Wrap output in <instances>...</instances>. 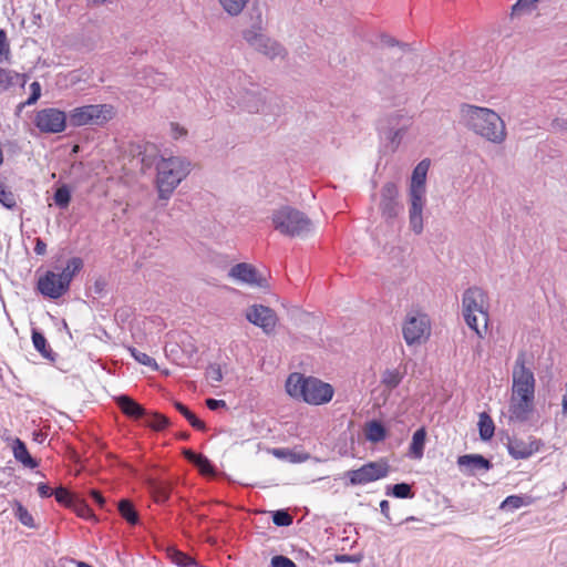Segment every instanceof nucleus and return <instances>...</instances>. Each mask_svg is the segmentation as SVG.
<instances>
[{
	"label": "nucleus",
	"mask_w": 567,
	"mask_h": 567,
	"mask_svg": "<svg viewBox=\"0 0 567 567\" xmlns=\"http://www.w3.org/2000/svg\"><path fill=\"white\" fill-rule=\"evenodd\" d=\"M34 252L38 255V256H43L47 254V244L40 238V237H37L34 239Z\"/></svg>",
	"instance_id": "nucleus-50"
},
{
	"label": "nucleus",
	"mask_w": 567,
	"mask_h": 567,
	"mask_svg": "<svg viewBox=\"0 0 567 567\" xmlns=\"http://www.w3.org/2000/svg\"><path fill=\"white\" fill-rule=\"evenodd\" d=\"M114 116V107L110 104H89L71 110L69 122L74 127L86 125H104Z\"/></svg>",
	"instance_id": "nucleus-6"
},
{
	"label": "nucleus",
	"mask_w": 567,
	"mask_h": 567,
	"mask_svg": "<svg viewBox=\"0 0 567 567\" xmlns=\"http://www.w3.org/2000/svg\"><path fill=\"white\" fill-rule=\"evenodd\" d=\"M229 276L248 285L264 286V279L258 277L256 268L246 262L235 265L230 269Z\"/></svg>",
	"instance_id": "nucleus-18"
},
{
	"label": "nucleus",
	"mask_w": 567,
	"mask_h": 567,
	"mask_svg": "<svg viewBox=\"0 0 567 567\" xmlns=\"http://www.w3.org/2000/svg\"><path fill=\"white\" fill-rule=\"evenodd\" d=\"M272 522L277 526H289L292 524V516L286 511H277L272 515Z\"/></svg>",
	"instance_id": "nucleus-44"
},
{
	"label": "nucleus",
	"mask_w": 567,
	"mask_h": 567,
	"mask_svg": "<svg viewBox=\"0 0 567 567\" xmlns=\"http://www.w3.org/2000/svg\"><path fill=\"white\" fill-rule=\"evenodd\" d=\"M34 126L43 134H59L65 131L68 115L56 107H45L34 114Z\"/></svg>",
	"instance_id": "nucleus-9"
},
{
	"label": "nucleus",
	"mask_w": 567,
	"mask_h": 567,
	"mask_svg": "<svg viewBox=\"0 0 567 567\" xmlns=\"http://www.w3.org/2000/svg\"><path fill=\"white\" fill-rule=\"evenodd\" d=\"M430 164V159L425 158L415 166L411 177L410 198L424 199L425 182Z\"/></svg>",
	"instance_id": "nucleus-17"
},
{
	"label": "nucleus",
	"mask_w": 567,
	"mask_h": 567,
	"mask_svg": "<svg viewBox=\"0 0 567 567\" xmlns=\"http://www.w3.org/2000/svg\"><path fill=\"white\" fill-rule=\"evenodd\" d=\"M380 507H381V511H382V512H385V509H388V508H389V502H388V501H382V502L380 503Z\"/></svg>",
	"instance_id": "nucleus-55"
},
{
	"label": "nucleus",
	"mask_w": 567,
	"mask_h": 567,
	"mask_svg": "<svg viewBox=\"0 0 567 567\" xmlns=\"http://www.w3.org/2000/svg\"><path fill=\"white\" fill-rule=\"evenodd\" d=\"M207 377L214 382H220L223 380V373L218 365L209 367L207 370Z\"/></svg>",
	"instance_id": "nucleus-49"
},
{
	"label": "nucleus",
	"mask_w": 567,
	"mask_h": 567,
	"mask_svg": "<svg viewBox=\"0 0 567 567\" xmlns=\"http://www.w3.org/2000/svg\"><path fill=\"white\" fill-rule=\"evenodd\" d=\"M10 58V44L8 42L7 33L0 29V62L8 61Z\"/></svg>",
	"instance_id": "nucleus-43"
},
{
	"label": "nucleus",
	"mask_w": 567,
	"mask_h": 567,
	"mask_svg": "<svg viewBox=\"0 0 567 567\" xmlns=\"http://www.w3.org/2000/svg\"><path fill=\"white\" fill-rule=\"evenodd\" d=\"M114 400L122 413L130 419L140 420L147 415V411L128 395H118Z\"/></svg>",
	"instance_id": "nucleus-19"
},
{
	"label": "nucleus",
	"mask_w": 567,
	"mask_h": 567,
	"mask_svg": "<svg viewBox=\"0 0 567 567\" xmlns=\"http://www.w3.org/2000/svg\"><path fill=\"white\" fill-rule=\"evenodd\" d=\"M425 199L410 198L409 219L410 226L415 234H421L423 230V207Z\"/></svg>",
	"instance_id": "nucleus-20"
},
{
	"label": "nucleus",
	"mask_w": 567,
	"mask_h": 567,
	"mask_svg": "<svg viewBox=\"0 0 567 567\" xmlns=\"http://www.w3.org/2000/svg\"><path fill=\"white\" fill-rule=\"evenodd\" d=\"M0 204L4 207L12 209L17 205L16 196L11 190H8L6 185L0 181Z\"/></svg>",
	"instance_id": "nucleus-37"
},
{
	"label": "nucleus",
	"mask_w": 567,
	"mask_h": 567,
	"mask_svg": "<svg viewBox=\"0 0 567 567\" xmlns=\"http://www.w3.org/2000/svg\"><path fill=\"white\" fill-rule=\"evenodd\" d=\"M54 203L61 207V208H65L69 206L70 204V200H71V194H70V190L66 186H61L59 187L55 193H54Z\"/></svg>",
	"instance_id": "nucleus-38"
},
{
	"label": "nucleus",
	"mask_w": 567,
	"mask_h": 567,
	"mask_svg": "<svg viewBox=\"0 0 567 567\" xmlns=\"http://www.w3.org/2000/svg\"><path fill=\"white\" fill-rule=\"evenodd\" d=\"M457 463L460 466L472 465L473 467L485 470H488L491 466L488 460L482 455H463L458 457Z\"/></svg>",
	"instance_id": "nucleus-33"
},
{
	"label": "nucleus",
	"mask_w": 567,
	"mask_h": 567,
	"mask_svg": "<svg viewBox=\"0 0 567 567\" xmlns=\"http://www.w3.org/2000/svg\"><path fill=\"white\" fill-rule=\"evenodd\" d=\"M175 409L188 421V423L197 431L205 432L206 424L199 420L186 405L182 402H174Z\"/></svg>",
	"instance_id": "nucleus-27"
},
{
	"label": "nucleus",
	"mask_w": 567,
	"mask_h": 567,
	"mask_svg": "<svg viewBox=\"0 0 567 567\" xmlns=\"http://www.w3.org/2000/svg\"><path fill=\"white\" fill-rule=\"evenodd\" d=\"M405 375V370L401 371L399 369H386L382 373L381 383L389 390L395 389L403 380Z\"/></svg>",
	"instance_id": "nucleus-26"
},
{
	"label": "nucleus",
	"mask_w": 567,
	"mask_h": 567,
	"mask_svg": "<svg viewBox=\"0 0 567 567\" xmlns=\"http://www.w3.org/2000/svg\"><path fill=\"white\" fill-rule=\"evenodd\" d=\"M244 38L252 48L267 56L275 58L281 52V48L275 41L255 30L246 31Z\"/></svg>",
	"instance_id": "nucleus-16"
},
{
	"label": "nucleus",
	"mask_w": 567,
	"mask_h": 567,
	"mask_svg": "<svg viewBox=\"0 0 567 567\" xmlns=\"http://www.w3.org/2000/svg\"><path fill=\"white\" fill-rule=\"evenodd\" d=\"M76 567H93L92 565L87 564V563H84V561H79L76 564Z\"/></svg>",
	"instance_id": "nucleus-56"
},
{
	"label": "nucleus",
	"mask_w": 567,
	"mask_h": 567,
	"mask_svg": "<svg viewBox=\"0 0 567 567\" xmlns=\"http://www.w3.org/2000/svg\"><path fill=\"white\" fill-rule=\"evenodd\" d=\"M398 197L399 190L394 183L389 182L382 187L380 209L386 219H393L399 215L401 207Z\"/></svg>",
	"instance_id": "nucleus-15"
},
{
	"label": "nucleus",
	"mask_w": 567,
	"mask_h": 567,
	"mask_svg": "<svg viewBox=\"0 0 567 567\" xmlns=\"http://www.w3.org/2000/svg\"><path fill=\"white\" fill-rule=\"evenodd\" d=\"M526 504L522 496L509 495L502 502L499 507L501 509H517Z\"/></svg>",
	"instance_id": "nucleus-41"
},
{
	"label": "nucleus",
	"mask_w": 567,
	"mask_h": 567,
	"mask_svg": "<svg viewBox=\"0 0 567 567\" xmlns=\"http://www.w3.org/2000/svg\"><path fill=\"white\" fill-rule=\"evenodd\" d=\"M158 197L167 200L190 172V163L182 157L161 158L156 164Z\"/></svg>",
	"instance_id": "nucleus-4"
},
{
	"label": "nucleus",
	"mask_w": 567,
	"mask_h": 567,
	"mask_svg": "<svg viewBox=\"0 0 567 567\" xmlns=\"http://www.w3.org/2000/svg\"><path fill=\"white\" fill-rule=\"evenodd\" d=\"M78 150H79V146H78V145H75V146L73 147V152H78Z\"/></svg>",
	"instance_id": "nucleus-58"
},
{
	"label": "nucleus",
	"mask_w": 567,
	"mask_h": 567,
	"mask_svg": "<svg viewBox=\"0 0 567 567\" xmlns=\"http://www.w3.org/2000/svg\"><path fill=\"white\" fill-rule=\"evenodd\" d=\"M148 488L156 503H164L169 498L171 487L167 482L150 481Z\"/></svg>",
	"instance_id": "nucleus-25"
},
{
	"label": "nucleus",
	"mask_w": 567,
	"mask_h": 567,
	"mask_svg": "<svg viewBox=\"0 0 567 567\" xmlns=\"http://www.w3.org/2000/svg\"><path fill=\"white\" fill-rule=\"evenodd\" d=\"M535 410V396L511 393L508 420L514 423L527 422Z\"/></svg>",
	"instance_id": "nucleus-12"
},
{
	"label": "nucleus",
	"mask_w": 567,
	"mask_h": 567,
	"mask_svg": "<svg viewBox=\"0 0 567 567\" xmlns=\"http://www.w3.org/2000/svg\"><path fill=\"white\" fill-rule=\"evenodd\" d=\"M12 451L14 458L22 463L25 467H38V462L30 455L27 445L20 439L14 440Z\"/></svg>",
	"instance_id": "nucleus-21"
},
{
	"label": "nucleus",
	"mask_w": 567,
	"mask_h": 567,
	"mask_svg": "<svg viewBox=\"0 0 567 567\" xmlns=\"http://www.w3.org/2000/svg\"><path fill=\"white\" fill-rule=\"evenodd\" d=\"M53 489L45 483H40L38 485V493L41 497H50L53 495Z\"/></svg>",
	"instance_id": "nucleus-52"
},
{
	"label": "nucleus",
	"mask_w": 567,
	"mask_h": 567,
	"mask_svg": "<svg viewBox=\"0 0 567 567\" xmlns=\"http://www.w3.org/2000/svg\"><path fill=\"white\" fill-rule=\"evenodd\" d=\"M53 495L59 504H62L66 507H70L71 503L75 498V495L71 494L66 488L60 486L54 492Z\"/></svg>",
	"instance_id": "nucleus-40"
},
{
	"label": "nucleus",
	"mask_w": 567,
	"mask_h": 567,
	"mask_svg": "<svg viewBox=\"0 0 567 567\" xmlns=\"http://www.w3.org/2000/svg\"><path fill=\"white\" fill-rule=\"evenodd\" d=\"M206 406L212 410V411H215L219 408H226V402L224 400H216V399H207L206 400Z\"/></svg>",
	"instance_id": "nucleus-51"
},
{
	"label": "nucleus",
	"mask_w": 567,
	"mask_h": 567,
	"mask_svg": "<svg viewBox=\"0 0 567 567\" xmlns=\"http://www.w3.org/2000/svg\"><path fill=\"white\" fill-rule=\"evenodd\" d=\"M488 297L478 287H471L465 290L462 298V311L466 324L482 339L487 332Z\"/></svg>",
	"instance_id": "nucleus-3"
},
{
	"label": "nucleus",
	"mask_w": 567,
	"mask_h": 567,
	"mask_svg": "<svg viewBox=\"0 0 567 567\" xmlns=\"http://www.w3.org/2000/svg\"><path fill=\"white\" fill-rule=\"evenodd\" d=\"M32 342H33L34 348L44 358H48L50 355L51 349L48 347L47 339L41 332H39L37 330L32 331Z\"/></svg>",
	"instance_id": "nucleus-36"
},
{
	"label": "nucleus",
	"mask_w": 567,
	"mask_h": 567,
	"mask_svg": "<svg viewBox=\"0 0 567 567\" xmlns=\"http://www.w3.org/2000/svg\"><path fill=\"white\" fill-rule=\"evenodd\" d=\"M535 388L534 372L526 365L525 354L520 353L513 367L511 393L535 396Z\"/></svg>",
	"instance_id": "nucleus-10"
},
{
	"label": "nucleus",
	"mask_w": 567,
	"mask_h": 567,
	"mask_svg": "<svg viewBox=\"0 0 567 567\" xmlns=\"http://www.w3.org/2000/svg\"><path fill=\"white\" fill-rule=\"evenodd\" d=\"M131 354L138 363L150 367L154 370L157 369V363H156L155 359L150 357L148 354L141 352L135 348L131 349Z\"/></svg>",
	"instance_id": "nucleus-39"
},
{
	"label": "nucleus",
	"mask_w": 567,
	"mask_h": 567,
	"mask_svg": "<svg viewBox=\"0 0 567 567\" xmlns=\"http://www.w3.org/2000/svg\"><path fill=\"white\" fill-rule=\"evenodd\" d=\"M168 555L173 563H175L178 566L186 567L193 564L192 557L187 556L186 554L177 550V549H171L168 551Z\"/></svg>",
	"instance_id": "nucleus-42"
},
{
	"label": "nucleus",
	"mask_w": 567,
	"mask_h": 567,
	"mask_svg": "<svg viewBox=\"0 0 567 567\" xmlns=\"http://www.w3.org/2000/svg\"><path fill=\"white\" fill-rule=\"evenodd\" d=\"M272 224L276 230L285 236H305L311 230L310 219L298 209L286 206L272 214Z\"/></svg>",
	"instance_id": "nucleus-5"
},
{
	"label": "nucleus",
	"mask_w": 567,
	"mask_h": 567,
	"mask_svg": "<svg viewBox=\"0 0 567 567\" xmlns=\"http://www.w3.org/2000/svg\"><path fill=\"white\" fill-rule=\"evenodd\" d=\"M272 567H297V565L288 557L277 555L271 558Z\"/></svg>",
	"instance_id": "nucleus-48"
},
{
	"label": "nucleus",
	"mask_w": 567,
	"mask_h": 567,
	"mask_svg": "<svg viewBox=\"0 0 567 567\" xmlns=\"http://www.w3.org/2000/svg\"><path fill=\"white\" fill-rule=\"evenodd\" d=\"M118 512L121 516L130 524L135 525L138 522V515L133 504L128 499H122L118 503Z\"/></svg>",
	"instance_id": "nucleus-31"
},
{
	"label": "nucleus",
	"mask_w": 567,
	"mask_h": 567,
	"mask_svg": "<svg viewBox=\"0 0 567 567\" xmlns=\"http://www.w3.org/2000/svg\"><path fill=\"white\" fill-rule=\"evenodd\" d=\"M246 319L252 324L261 328L267 334L272 333L278 323L276 312L271 308L262 305L251 306L246 312Z\"/></svg>",
	"instance_id": "nucleus-13"
},
{
	"label": "nucleus",
	"mask_w": 567,
	"mask_h": 567,
	"mask_svg": "<svg viewBox=\"0 0 567 567\" xmlns=\"http://www.w3.org/2000/svg\"><path fill=\"white\" fill-rule=\"evenodd\" d=\"M90 495H91V497L94 499V502H95L100 507H103V506H104V504H105V499H104V497L102 496V494H101L99 491H96V489H92V491L90 492Z\"/></svg>",
	"instance_id": "nucleus-54"
},
{
	"label": "nucleus",
	"mask_w": 567,
	"mask_h": 567,
	"mask_svg": "<svg viewBox=\"0 0 567 567\" xmlns=\"http://www.w3.org/2000/svg\"><path fill=\"white\" fill-rule=\"evenodd\" d=\"M171 127H172V133H173L174 138H179L187 134V131L177 123H172Z\"/></svg>",
	"instance_id": "nucleus-53"
},
{
	"label": "nucleus",
	"mask_w": 567,
	"mask_h": 567,
	"mask_svg": "<svg viewBox=\"0 0 567 567\" xmlns=\"http://www.w3.org/2000/svg\"><path fill=\"white\" fill-rule=\"evenodd\" d=\"M287 393L308 404L321 405L331 401L333 388L316 378H306L300 373H291L286 381Z\"/></svg>",
	"instance_id": "nucleus-2"
},
{
	"label": "nucleus",
	"mask_w": 567,
	"mask_h": 567,
	"mask_svg": "<svg viewBox=\"0 0 567 567\" xmlns=\"http://www.w3.org/2000/svg\"><path fill=\"white\" fill-rule=\"evenodd\" d=\"M17 515H18V518L19 520L24 525V526H28V527H33V517L32 515L28 512L27 508H24L22 505H19L18 508H17Z\"/></svg>",
	"instance_id": "nucleus-47"
},
{
	"label": "nucleus",
	"mask_w": 567,
	"mask_h": 567,
	"mask_svg": "<svg viewBox=\"0 0 567 567\" xmlns=\"http://www.w3.org/2000/svg\"><path fill=\"white\" fill-rule=\"evenodd\" d=\"M465 125L487 141L501 144L506 138V128L501 116L491 109L465 104L461 109Z\"/></svg>",
	"instance_id": "nucleus-1"
},
{
	"label": "nucleus",
	"mask_w": 567,
	"mask_h": 567,
	"mask_svg": "<svg viewBox=\"0 0 567 567\" xmlns=\"http://www.w3.org/2000/svg\"><path fill=\"white\" fill-rule=\"evenodd\" d=\"M70 508H72L79 517H82L84 519H91L95 517L89 505L83 499H80L78 496H75V498L71 503Z\"/></svg>",
	"instance_id": "nucleus-35"
},
{
	"label": "nucleus",
	"mask_w": 567,
	"mask_h": 567,
	"mask_svg": "<svg viewBox=\"0 0 567 567\" xmlns=\"http://www.w3.org/2000/svg\"><path fill=\"white\" fill-rule=\"evenodd\" d=\"M146 426L151 427L154 431H163L169 425V420L158 412H147L145 416Z\"/></svg>",
	"instance_id": "nucleus-30"
},
{
	"label": "nucleus",
	"mask_w": 567,
	"mask_h": 567,
	"mask_svg": "<svg viewBox=\"0 0 567 567\" xmlns=\"http://www.w3.org/2000/svg\"><path fill=\"white\" fill-rule=\"evenodd\" d=\"M364 436L371 443H379L386 439V430L380 421H370L364 425Z\"/></svg>",
	"instance_id": "nucleus-22"
},
{
	"label": "nucleus",
	"mask_w": 567,
	"mask_h": 567,
	"mask_svg": "<svg viewBox=\"0 0 567 567\" xmlns=\"http://www.w3.org/2000/svg\"><path fill=\"white\" fill-rule=\"evenodd\" d=\"M19 80H22V85L27 82V76L13 70L0 66V91H7L12 87Z\"/></svg>",
	"instance_id": "nucleus-23"
},
{
	"label": "nucleus",
	"mask_w": 567,
	"mask_h": 567,
	"mask_svg": "<svg viewBox=\"0 0 567 567\" xmlns=\"http://www.w3.org/2000/svg\"><path fill=\"white\" fill-rule=\"evenodd\" d=\"M31 95L23 103V105H33L41 96V84L38 81H34L30 84Z\"/></svg>",
	"instance_id": "nucleus-46"
},
{
	"label": "nucleus",
	"mask_w": 567,
	"mask_h": 567,
	"mask_svg": "<svg viewBox=\"0 0 567 567\" xmlns=\"http://www.w3.org/2000/svg\"><path fill=\"white\" fill-rule=\"evenodd\" d=\"M188 437V434H182V439L186 440Z\"/></svg>",
	"instance_id": "nucleus-57"
},
{
	"label": "nucleus",
	"mask_w": 567,
	"mask_h": 567,
	"mask_svg": "<svg viewBox=\"0 0 567 567\" xmlns=\"http://www.w3.org/2000/svg\"><path fill=\"white\" fill-rule=\"evenodd\" d=\"M83 261L79 257L71 258L61 275L64 279H66V282L70 285L72 281V278L82 269Z\"/></svg>",
	"instance_id": "nucleus-34"
},
{
	"label": "nucleus",
	"mask_w": 567,
	"mask_h": 567,
	"mask_svg": "<svg viewBox=\"0 0 567 567\" xmlns=\"http://www.w3.org/2000/svg\"><path fill=\"white\" fill-rule=\"evenodd\" d=\"M542 445L540 440L532 435L526 439L514 436L508 439L507 450L515 460H524L538 452Z\"/></svg>",
	"instance_id": "nucleus-14"
},
{
	"label": "nucleus",
	"mask_w": 567,
	"mask_h": 567,
	"mask_svg": "<svg viewBox=\"0 0 567 567\" xmlns=\"http://www.w3.org/2000/svg\"><path fill=\"white\" fill-rule=\"evenodd\" d=\"M389 471L390 466L388 461L381 458L379 461L365 463L357 470L347 471L344 476L348 478L349 485L358 486L384 478L389 474Z\"/></svg>",
	"instance_id": "nucleus-8"
},
{
	"label": "nucleus",
	"mask_w": 567,
	"mask_h": 567,
	"mask_svg": "<svg viewBox=\"0 0 567 567\" xmlns=\"http://www.w3.org/2000/svg\"><path fill=\"white\" fill-rule=\"evenodd\" d=\"M402 332L408 346L420 344L426 341L431 334L429 317L419 311L408 313Z\"/></svg>",
	"instance_id": "nucleus-7"
},
{
	"label": "nucleus",
	"mask_w": 567,
	"mask_h": 567,
	"mask_svg": "<svg viewBox=\"0 0 567 567\" xmlns=\"http://www.w3.org/2000/svg\"><path fill=\"white\" fill-rule=\"evenodd\" d=\"M478 430H480V436L484 441L492 439L494 435V431H495L494 422H493L492 417L485 412L480 414Z\"/></svg>",
	"instance_id": "nucleus-29"
},
{
	"label": "nucleus",
	"mask_w": 567,
	"mask_h": 567,
	"mask_svg": "<svg viewBox=\"0 0 567 567\" xmlns=\"http://www.w3.org/2000/svg\"><path fill=\"white\" fill-rule=\"evenodd\" d=\"M392 493L398 498H409L413 496L412 488L406 483H399L393 486Z\"/></svg>",
	"instance_id": "nucleus-45"
},
{
	"label": "nucleus",
	"mask_w": 567,
	"mask_h": 567,
	"mask_svg": "<svg viewBox=\"0 0 567 567\" xmlns=\"http://www.w3.org/2000/svg\"><path fill=\"white\" fill-rule=\"evenodd\" d=\"M183 454L189 462L194 463L202 473H213V466L206 456L197 454L192 450H184Z\"/></svg>",
	"instance_id": "nucleus-28"
},
{
	"label": "nucleus",
	"mask_w": 567,
	"mask_h": 567,
	"mask_svg": "<svg viewBox=\"0 0 567 567\" xmlns=\"http://www.w3.org/2000/svg\"><path fill=\"white\" fill-rule=\"evenodd\" d=\"M426 441V431L425 427H420L416 430L412 436V442L410 444V455L415 458L420 460L423 456L424 453V445Z\"/></svg>",
	"instance_id": "nucleus-24"
},
{
	"label": "nucleus",
	"mask_w": 567,
	"mask_h": 567,
	"mask_svg": "<svg viewBox=\"0 0 567 567\" xmlns=\"http://www.w3.org/2000/svg\"><path fill=\"white\" fill-rule=\"evenodd\" d=\"M250 0H218L220 7L231 17L240 14Z\"/></svg>",
	"instance_id": "nucleus-32"
},
{
	"label": "nucleus",
	"mask_w": 567,
	"mask_h": 567,
	"mask_svg": "<svg viewBox=\"0 0 567 567\" xmlns=\"http://www.w3.org/2000/svg\"><path fill=\"white\" fill-rule=\"evenodd\" d=\"M37 288L44 297L59 299L68 292L70 285L61 274L48 270L43 276L39 277Z\"/></svg>",
	"instance_id": "nucleus-11"
}]
</instances>
